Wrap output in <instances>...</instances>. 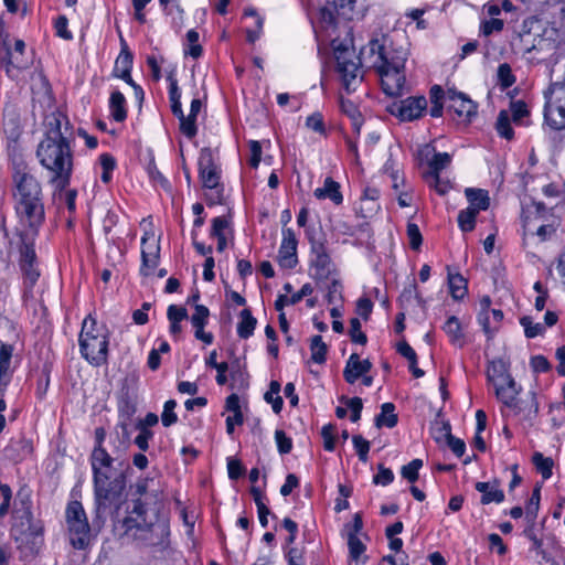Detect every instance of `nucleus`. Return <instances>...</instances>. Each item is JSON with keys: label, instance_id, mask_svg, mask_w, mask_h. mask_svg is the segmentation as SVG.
I'll use <instances>...</instances> for the list:
<instances>
[{"label": "nucleus", "instance_id": "obj_62", "mask_svg": "<svg viewBox=\"0 0 565 565\" xmlns=\"http://www.w3.org/2000/svg\"><path fill=\"white\" fill-rule=\"evenodd\" d=\"M275 440L277 444V448L279 454L287 455L292 449V440L290 437L286 435V433L281 429H277L275 431Z\"/></svg>", "mask_w": 565, "mask_h": 565}, {"label": "nucleus", "instance_id": "obj_23", "mask_svg": "<svg viewBox=\"0 0 565 565\" xmlns=\"http://www.w3.org/2000/svg\"><path fill=\"white\" fill-rule=\"evenodd\" d=\"M476 490L481 493L480 503L483 505L501 503L504 501V492L499 488V481L483 482L479 481L475 486Z\"/></svg>", "mask_w": 565, "mask_h": 565}, {"label": "nucleus", "instance_id": "obj_39", "mask_svg": "<svg viewBox=\"0 0 565 565\" xmlns=\"http://www.w3.org/2000/svg\"><path fill=\"white\" fill-rule=\"evenodd\" d=\"M311 360L315 363L322 364L327 360L328 347L321 335H313L310 340Z\"/></svg>", "mask_w": 565, "mask_h": 565}, {"label": "nucleus", "instance_id": "obj_37", "mask_svg": "<svg viewBox=\"0 0 565 565\" xmlns=\"http://www.w3.org/2000/svg\"><path fill=\"white\" fill-rule=\"evenodd\" d=\"M447 98V92L439 85H434L429 90V98L431 107L429 114L431 117L438 118L443 115L444 104L443 100Z\"/></svg>", "mask_w": 565, "mask_h": 565}, {"label": "nucleus", "instance_id": "obj_43", "mask_svg": "<svg viewBox=\"0 0 565 565\" xmlns=\"http://www.w3.org/2000/svg\"><path fill=\"white\" fill-rule=\"evenodd\" d=\"M131 68H132V54L129 51L128 45L125 42V40L121 38V52L116 60L114 74H116L118 72L120 73L121 71H126V70L131 71Z\"/></svg>", "mask_w": 565, "mask_h": 565}, {"label": "nucleus", "instance_id": "obj_21", "mask_svg": "<svg viewBox=\"0 0 565 565\" xmlns=\"http://www.w3.org/2000/svg\"><path fill=\"white\" fill-rule=\"evenodd\" d=\"M372 363L366 360H360L359 354L352 353L347 361L343 370V377L349 384H354L361 376L369 373Z\"/></svg>", "mask_w": 565, "mask_h": 565}, {"label": "nucleus", "instance_id": "obj_8", "mask_svg": "<svg viewBox=\"0 0 565 565\" xmlns=\"http://www.w3.org/2000/svg\"><path fill=\"white\" fill-rule=\"evenodd\" d=\"M332 49L337 64V73L348 94L354 92L362 82L361 58L356 54L352 39L332 41Z\"/></svg>", "mask_w": 565, "mask_h": 565}, {"label": "nucleus", "instance_id": "obj_28", "mask_svg": "<svg viewBox=\"0 0 565 565\" xmlns=\"http://www.w3.org/2000/svg\"><path fill=\"white\" fill-rule=\"evenodd\" d=\"M0 67H2L8 77H12L13 70H25L29 62L19 56H14L12 47L0 49Z\"/></svg>", "mask_w": 565, "mask_h": 565}, {"label": "nucleus", "instance_id": "obj_6", "mask_svg": "<svg viewBox=\"0 0 565 565\" xmlns=\"http://www.w3.org/2000/svg\"><path fill=\"white\" fill-rule=\"evenodd\" d=\"M19 507L14 510V523L11 527V536L17 547L25 555L39 553L43 543V524L34 520L32 500L29 493L19 492Z\"/></svg>", "mask_w": 565, "mask_h": 565}, {"label": "nucleus", "instance_id": "obj_14", "mask_svg": "<svg viewBox=\"0 0 565 565\" xmlns=\"http://www.w3.org/2000/svg\"><path fill=\"white\" fill-rule=\"evenodd\" d=\"M387 110L402 121H413L420 118L427 110V99L425 96H411L393 102Z\"/></svg>", "mask_w": 565, "mask_h": 565}, {"label": "nucleus", "instance_id": "obj_7", "mask_svg": "<svg viewBox=\"0 0 565 565\" xmlns=\"http://www.w3.org/2000/svg\"><path fill=\"white\" fill-rule=\"evenodd\" d=\"M109 337L110 331L108 328L103 323H98L92 315H88L83 320L78 337L82 358L95 367L107 365Z\"/></svg>", "mask_w": 565, "mask_h": 565}, {"label": "nucleus", "instance_id": "obj_33", "mask_svg": "<svg viewBox=\"0 0 565 565\" xmlns=\"http://www.w3.org/2000/svg\"><path fill=\"white\" fill-rule=\"evenodd\" d=\"M443 329L454 345L459 348L465 345V337L462 333L461 323L456 316H450L445 322Z\"/></svg>", "mask_w": 565, "mask_h": 565}, {"label": "nucleus", "instance_id": "obj_56", "mask_svg": "<svg viewBox=\"0 0 565 565\" xmlns=\"http://www.w3.org/2000/svg\"><path fill=\"white\" fill-rule=\"evenodd\" d=\"M306 127L322 136L327 134L323 116L319 111H316L307 117Z\"/></svg>", "mask_w": 565, "mask_h": 565}, {"label": "nucleus", "instance_id": "obj_29", "mask_svg": "<svg viewBox=\"0 0 565 565\" xmlns=\"http://www.w3.org/2000/svg\"><path fill=\"white\" fill-rule=\"evenodd\" d=\"M109 113L110 117L117 121L122 122L127 118V102L124 94L119 90H114L109 97Z\"/></svg>", "mask_w": 565, "mask_h": 565}, {"label": "nucleus", "instance_id": "obj_1", "mask_svg": "<svg viewBox=\"0 0 565 565\" xmlns=\"http://www.w3.org/2000/svg\"><path fill=\"white\" fill-rule=\"evenodd\" d=\"M122 436L116 434L111 439L113 450L110 455L104 447L106 430L104 427H97L94 431L95 446L90 454L89 461L93 475V494L95 499V520L94 524L100 527L108 516L113 519L118 516L119 510L125 502L124 493L127 487V476L125 469H116L115 462L119 467L124 466L120 460L129 447L128 424L120 422Z\"/></svg>", "mask_w": 565, "mask_h": 565}, {"label": "nucleus", "instance_id": "obj_48", "mask_svg": "<svg viewBox=\"0 0 565 565\" xmlns=\"http://www.w3.org/2000/svg\"><path fill=\"white\" fill-rule=\"evenodd\" d=\"M348 547L350 559L358 564L366 551L365 544L359 539V536L350 535L348 537Z\"/></svg>", "mask_w": 565, "mask_h": 565}, {"label": "nucleus", "instance_id": "obj_41", "mask_svg": "<svg viewBox=\"0 0 565 565\" xmlns=\"http://www.w3.org/2000/svg\"><path fill=\"white\" fill-rule=\"evenodd\" d=\"M541 501V486L536 484L525 508V518L530 523H535Z\"/></svg>", "mask_w": 565, "mask_h": 565}, {"label": "nucleus", "instance_id": "obj_45", "mask_svg": "<svg viewBox=\"0 0 565 565\" xmlns=\"http://www.w3.org/2000/svg\"><path fill=\"white\" fill-rule=\"evenodd\" d=\"M520 324L524 328V334L529 339L542 335L545 332V326L540 322H534L529 316L522 317Z\"/></svg>", "mask_w": 565, "mask_h": 565}, {"label": "nucleus", "instance_id": "obj_4", "mask_svg": "<svg viewBox=\"0 0 565 565\" xmlns=\"http://www.w3.org/2000/svg\"><path fill=\"white\" fill-rule=\"evenodd\" d=\"M124 536L141 542L146 546H160L166 548L170 535L166 522H153L147 519L146 503L140 499L132 501V509L120 521Z\"/></svg>", "mask_w": 565, "mask_h": 565}, {"label": "nucleus", "instance_id": "obj_64", "mask_svg": "<svg viewBox=\"0 0 565 565\" xmlns=\"http://www.w3.org/2000/svg\"><path fill=\"white\" fill-rule=\"evenodd\" d=\"M512 120L515 124H523V119L529 115V109L523 100H516L511 103Z\"/></svg>", "mask_w": 565, "mask_h": 565}, {"label": "nucleus", "instance_id": "obj_51", "mask_svg": "<svg viewBox=\"0 0 565 565\" xmlns=\"http://www.w3.org/2000/svg\"><path fill=\"white\" fill-rule=\"evenodd\" d=\"M180 121V131L189 139H192L198 134L196 127V117H191L189 114L185 116L184 114L178 117Z\"/></svg>", "mask_w": 565, "mask_h": 565}, {"label": "nucleus", "instance_id": "obj_32", "mask_svg": "<svg viewBox=\"0 0 565 565\" xmlns=\"http://www.w3.org/2000/svg\"><path fill=\"white\" fill-rule=\"evenodd\" d=\"M225 409L232 412L233 416L226 418V431L227 434L233 433L232 420H235L237 425H242L244 422L243 413L241 411L239 397L237 394H231L226 397Z\"/></svg>", "mask_w": 565, "mask_h": 565}, {"label": "nucleus", "instance_id": "obj_44", "mask_svg": "<svg viewBox=\"0 0 565 565\" xmlns=\"http://www.w3.org/2000/svg\"><path fill=\"white\" fill-rule=\"evenodd\" d=\"M451 162V156L448 152H436L428 161L429 170L426 173H439Z\"/></svg>", "mask_w": 565, "mask_h": 565}, {"label": "nucleus", "instance_id": "obj_58", "mask_svg": "<svg viewBox=\"0 0 565 565\" xmlns=\"http://www.w3.org/2000/svg\"><path fill=\"white\" fill-rule=\"evenodd\" d=\"M434 439L440 443L443 439H447L451 434V426L448 420H436L431 427Z\"/></svg>", "mask_w": 565, "mask_h": 565}, {"label": "nucleus", "instance_id": "obj_13", "mask_svg": "<svg viewBox=\"0 0 565 565\" xmlns=\"http://www.w3.org/2000/svg\"><path fill=\"white\" fill-rule=\"evenodd\" d=\"M307 234L311 245L310 267L313 270L312 277L319 281L327 280L335 270V266L327 252L324 243L315 239L309 234V230H307Z\"/></svg>", "mask_w": 565, "mask_h": 565}, {"label": "nucleus", "instance_id": "obj_46", "mask_svg": "<svg viewBox=\"0 0 565 565\" xmlns=\"http://www.w3.org/2000/svg\"><path fill=\"white\" fill-rule=\"evenodd\" d=\"M479 213L476 209H465L458 214V225L462 232H471L476 225V217Z\"/></svg>", "mask_w": 565, "mask_h": 565}, {"label": "nucleus", "instance_id": "obj_61", "mask_svg": "<svg viewBox=\"0 0 565 565\" xmlns=\"http://www.w3.org/2000/svg\"><path fill=\"white\" fill-rule=\"evenodd\" d=\"M354 449L359 456L360 461L366 462L370 451V443L361 435H354L352 438Z\"/></svg>", "mask_w": 565, "mask_h": 565}, {"label": "nucleus", "instance_id": "obj_63", "mask_svg": "<svg viewBox=\"0 0 565 565\" xmlns=\"http://www.w3.org/2000/svg\"><path fill=\"white\" fill-rule=\"evenodd\" d=\"M50 386V371L45 367L41 371L38 381L35 395L39 399H43Z\"/></svg>", "mask_w": 565, "mask_h": 565}, {"label": "nucleus", "instance_id": "obj_49", "mask_svg": "<svg viewBox=\"0 0 565 565\" xmlns=\"http://www.w3.org/2000/svg\"><path fill=\"white\" fill-rule=\"evenodd\" d=\"M185 36L189 43V49L184 50V53L195 60L199 58L203 53V49L199 44V33L194 29H191L186 32Z\"/></svg>", "mask_w": 565, "mask_h": 565}, {"label": "nucleus", "instance_id": "obj_26", "mask_svg": "<svg viewBox=\"0 0 565 565\" xmlns=\"http://www.w3.org/2000/svg\"><path fill=\"white\" fill-rule=\"evenodd\" d=\"M13 345L0 341V385L8 386L11 382V361Z\"/></svg>", "mask_w": 565, "mask_h": 565}, {"label": "nucleus", "instance_id": "obj_38", "mask_svg": "<svg viewBox=\"0 0 565 565\" xmlns=\"http://www.w3.org/2000/svg\"><path fill=\"white\" fill-rule=\"evenodd\" d=\"M449 291L455 300H461L467 295V280L460 274H448Z\"/></svg>", "mask_w": 565, "mask_h": 565}, {"label": "nucleus", "instance_id": "obj_11", "mask_svg": "<svg viewBox=\"0 0 565 565\" xmlns=\"http://www.w3.org/2000/svg\"><path fill=\"white\" fill-rule=\"evenodd\" d=\"M19 267L23 276L24 287L31 291L40 278L38 257L35 253V241L38 235L19 233Z\"/></svg>", "mask_w": 565, "mask_h": 565}, {"label": "nucleus", "instance_id": "obj_55", "mask_svg": "<svg viewBox=\"0 0 565 565\" xmlns=\"http://www.w3.org/2000/svg\"><path fill=\"white\" fill-rule=\"evenodd\" d=\"M349 335L351 338V341L354 343L364 345L367 342V337L361 330V322L358 318L350 319Z\"/></svg>", "mask_w": 565, "mask_h": 565}, {"label": "nucleus", "instance_id": "obj_35", "mask_svg": "<svg viewBox=\"0 0 565 565\" xmlns=\"http://www.w3.org/2000/svg\"><path fill=\"white\" fill-rule=\"evenodd\" d=\"M257 320L253 317L249 309H243L239 313V322L237 323V335L241 339H248L254 334Z\"/></svg>", "mask_w": 565, "mask_h": 565}, {"label": "nucleus", "instance_id": "obj_40", "mask_svg": "<svg viewBox=\"0 0 565 565\" xmlns=\"http://www.w3.org/2000/svg\"><path fill=\"white\" fill-rule=\"evenodd\" d=\"M532 462L535 466L536 470L542 475L544 480H547L553 475V459L550 457H544L541 452H534L532 457Z\"/></svg>", "mask_w": 565, "mask_h": 565}, {"label": "nucleus", "instance_id": "obj_16", "mask_svg": "<svg viewBox=\"0 0 565 565\" xmlns=\"http://www.w3.org/2000/svg\"><path fill=\"white\" fill-rule=\"evenodd\" d=\"M34 450L32 438L23 433L12 437L3 449L4 457L13 463H20L29 458Z\"/></svg>", "mask_w": 565, "mask_h": 565}, {"label": "nucleus", "instance_id": "obj_3", "mask_svg": "<svg viewBox=\"0 0 565 565\" xmlns=\"http://www.w3.org/2000/svg\"><path fill=\"white\" fill-rule=\"evenodd\" d=\"M11 196L15 216L22 230L19 233L39 235L45 222L43 191L40 181L29 171L21 158L12 160Z\"/></svg>", "mask_w": 565, "mask_h": 565}, {"label": "nucleus", "instance_id": "obj_47", "mask_svg": "<svg viewBox=\"0 0 565 565\" xmlns=\"http://www.w3.org/2000/svg\"><path fill=\"white\" fill-rule=\"evenodd\" d=\"M424 179L439 195H445L450 189L449 181L443 180L439 173H425Z\"/></svg>", "mask_w": 565, "mask_h": 565}, {"label": "nucleus", "instance_id": "obj_52", "mask_svg": "<svg viewBox=\"0 0 565 565\" xmlns=\"http://www.w3.org/2000/svg\"><path fill=\"white\" fill-rule=\"evenodd\" d=\"M498 83L503 89L511 87L515 83V76L513 75L511 66L508 63L499 65Z\"/></svg>", "mask_w": 565, "mask_h": 565}, {"label": "nucleus", "instance_id": "obj_42", "mask_svg": "<svg viewBox=\"0 0 565 565\" xmlns=\"http://www.w3.org/2000/svg\"><path fill=\"white\" fill-rule=\"evenodd\" d=\"M497 131L500 137L511 140L514 137V131L511 126V118L507 110H501L497 118Z\"/></svg>", "mask_w": 565, "mask_h": 565}, {"label": "nucleus", "instance_id": "obj_2", "mask_svg": "<svg viewBox=\"0 0 565 565\" xmlns=\"http://www.w3.org/2000/svg\"><path fill=\"white\" fill-rule=\"evenodd\" d=\"M367 47L371 67L380 76L383 92L388 96L402 95L408 56L405 35L397 31L376 32Z\"/></svg>", "mask_w": 565, "mask_h": 565}, {"label": "nucleus", "instance_id": "obj_36", "mask_svg": "<svg viewBox=\"0 0 565 565\" xmlns=\"http://www.w3.org/2000/svg\"><path fill=\"white\" fill-rule=\"evenodd\" d=\"M167 79L169 81V100L171 111L178 118L184 114L181 104V90L173 74H170Z\"/></svg>", "mask_w": 565, "mask_h": 565}, {"label": "nucleus", "instance_id": "obj_30", "mask_svg": "<svg viewBox=\"0 0 565 565\" xmlns=\"http://www.w3.org/2000/svg\"><path fill=\"white\" fill-rule=\"evenodd\" d=\"M511 377L507 364L500 359L492 361L487 369L488 382L493 386L503 382L507 383Z\"/></svg>", "mask_w": 565, "mask_h": 565}, {"label": "nucleus", "instance_id": "obj_20", "mask_svg": "<svg viewBox=\"0 0 565 565\" xmlns=\"http://www.w3.org/2000/svg\"><path fill=\"white\" fill-rule=\"evenodd\" d=\"M356 0H327V7L322 9L321 15L324 21L334 23L335 19L333 13L343 20L354 19V8Z\"/></svg>", "mask_w": 565, "mask_h": 565}, {"label": "nucleus", "instance_id": "obj_17", "mask_svg": "<svg viewBox=\"0 0 565 565\" xmlns=\"http://www.w3.org/2000/svg\"><path fill=\"white\" fill-rule=\"evenodd\" d=\"M298 241L291 228L282 230V239L278 250V264L281 268L294 269L298 264Z\"/></svg>", "mask_w": 565, "mask_h": 565}, {"label": "nucleus", "instance_id": "obj_10", "mask_svg": "<svg viewBox=\"0 0 565 565\" xmlns=\"http://www.w3.org/2000/svg\"><path fill=\"white\" fill-rule=\"evenodd\" d=\"M199 177L204 189L210 190L206 194L209 205L222 204L224 199V185L221 183V169L215 162L211 148H202L199 156Z\"/></svg>", "mask_w": 565, "mask_h": 565}, {"label": "nucleus", "instance_id": "obj_25", "mask_svg": "<svg viewBox=\"0 0 565 565\" xmlns=\"http://www.w3.org/2000/svg\"><path fill=\"white\" fill-rule=\"evenodd\" d=\"M313 195L318 200H331L335 205L343 202V195L340 191V183L334 181L331 177H327L322 188H317Z\"/></svg>", "mask_w": 565, "mask_h": 565}, {"label": "nucleus", "instance_id": "obj_15", "mask_svg": "<svg viewBox=\"0 0 565 565\" xmlns=\"http://www.w3.org/2000/svg\"><path fill=\"white\" fill-rule=\"evenodd\" d=\"M153 237V234H151ZM141 266L140 274L149 276L157 268L160 260V244L154 238L150 242V233L146 232L141 237Z\"/></svg>", "mask_w": 565, "mask_h": 565}, {"label": "nucleus", "instance_id": "obj_34", "mask_svg": "<svg viewBox=\"0 0 565 565\" xmlns=\"http://www.w3.org/2000/svg\"><path fill=\"white\" fill-rule=\"evenodd\" d=\"M398 423V416L395 413V405L391 402L384 403L381 406V413L375 417V426L381 428H394Z\"/></svg>", "mask_w": 565, "mask_h": 565}, {"label": "nucleus", "instance_id": "obj_12", "mask_svg": "<svg viewBox=\"0 0 565 565\" xmlns=\"http://www.w3.org/2000/svg\"><path fill=\"white\" fill-rule=\"evenodd\" d=\"M544 97L545 122L555 130L565 128V85L552 84Z\"/></svg>", "mask_w": 565, "mask_h": 565}, {"label": "nucleus", "instance_id": "obj_27", "mask_svg": "<svg viewBox=\"0 0 565 565\" xmlns=\"http://www.w3.org/2000/svg\"><path fill=\"white\" fill-rule=\"evenodd\" d=\"M510 411L514 415H522L523 418L527 420L535 418L539 413V403L535 393L531 392L525 399L519 398L515 402V406H512Z\"/></svg>", "mask_w": 565, "mask_h": 565}, {"label": "nucleus", "instance_id": "obj_5", "mask_svg": "<svg viewBox=\"0 0 565 565\" xmlns=\"http://www.w3.org/2000/svg\"><path fill=\"white\" fill-rule=\"evenodd\" d=\"M40 164L52 173L50 183L64 191L73 174V150L70 140L42 139L36 148Z\"/></svg>", "mask_w": 565, "mask_h": 565}, {"label": "nucleus", "instance_id": "obj_24", "mask_svg": "<svg viewBox=\"0 0 565 565\" xmlns=\"http://www.w3.org/2000/svg\"><path fill=\"white\" fill-rule=\"evenodd\" d=\"M380 199V190L374 186H365L361 196L360 214L362 217H370L380 210L377 200Z\"/></svg>", "mask_w": 565, "mask_h": 565}, {"label": "nucleus", "instance_id": "obj_59", "mask_svg": "<svg viewBox=\"0 0 565 565\" xmlns=\"http://www.w3.org/2000/svg\"><path fill=\"white\" fill-rule=\"evenodd\" d=\"M409 246L414 250H418L423 244V236L417 224L408 222L406 227Z\"/></svg>", "mask_w": 565, "mask_h": 565}, {"label": "nucleus", "instance_id": "obj_9", "mask_svg": "<svg viewBox=\"0 0 565 565\" xmlns=\"http://www.w3.org/2000/svg\"><path fill=\"white\" fill-rule=\"evenodd\" d=\"M96 513L94 512L93 520H95ZM65 521L67 525L70 543L75 550H86L92 544L96 534L105 524L100 527L95 526L94 521L89 524L87 514L81 501L72 500L67 503L65 509ZM106 523V521L104 522Z\"/></svg>", "mask_w": 565, "mask_h": 565}, {"label": "nucleus", "instance_id": "obj_31", "mask_svg": "<svg viewBox=\"0 0 565 565\" xmlns=\"http://www.w3.org/2000/svg\"><path fill=\"white\" fill-rule=\"evenodd\" d=\"M465 194L469 202L468 209H476L477 213L488 210L490 205L488 191L482 189L467 188Z\"/></svg>", "mask_w": 565, "mask_h": 565}, {"label": "nucleus", "instance_id": "obj_19", "mask_svg": "<svg viewBox=\"0 0 565 565\" xmlns=\"http://www.w3.org/2000/svg\"><path fill=\"white\" fill-rule=\"evenodd\" d=\"M447 99L449 102L448 109L452 110L458 117L470 120L477 115V104L463 93L449 88Z\"/></svg>", "mask_w": 565, "mask_h": 565}, {"label": "nucleus", "instance_id": "obj_54", "mask_svg": "<svg viewBox=\"0 0 565 565\" xmlns=\"http://www.w3.org/2000/svg\"><path fill=\"white\" fill-rule=\"evenodd\" d=\"M423 467L422 459H413L409 463L402 467L401 475L409 482H415L418 479L419 469Z\"/></svg>", "mask_w": 565, "mask_h": 565}, {"label": "nucleus", "instance_id": "obj_60", "mask_svg": "<svg viewBox=\"0 0 565 565\" xmlns=\"http://www.w3.org/2000/svg\"><path fill=\"white\" fill-rule=\"evenodd\" d=\"M194 313L191 316V323L193 327H205L209 321L210 310L203 305H195Z\"/></svg>", "mask_w": 565, "mask_h": 565}, {"label": "nucleus", "instance_id": "obj_57", "mask_svg": "<svg viewBox=\"0 0 565 565\" xmlns=\"http://www.w3.org/2000/svg\"><path fill=\"white\" fill-rule=\"evenodd\" d=\"M504 22L498 18H491L483 20L480 24V34L483 36H490L494 32H501L503 30Z\"/></svg>", "mask_w": 565, "mask_h": 565}, {"label": "nucleus", "instance_id": "obj_53", "mask_svg": "<svg viewBox=\"0 0 565 565\" xmlns=\"http://www.w3.org/2000/svg\"><path fill=\"white\" fill-rule=\"evenodd\" d=\"M177 407V401L168 399L163 405V412L161 414V423L164 427H170L178 422V416L174 412Z\"/></svg>", "mask_w": 565, "mask_h": 565}, {"label": "nucleus", "instance_id": "obj_50", "mask_svg": "<svg viewBox=\"0 0 565 565\" xmlns=\"http://www.w3.org/2000/svg\"><path fill=\"white\" fill-rule=\"evenodd\" d=\"M340 402L344 403L347 405V407L351 411V415H350L351 422H353V423L359 422L361 418L362 409H363L362 398L356 397V396L351 397V398H349L347 396H341Z\"/></svg>", "mask_w": 565, "mask_h": 565}, {"label": "nucleus", "instance_id": "obj_18", "mask_svg": "<svg viewBox=\"0 0 565 565\" xmlns=\"http://www.w3.org/2000/svg\"><path fill=\"white\" fill-rule=\"evenodd\" d=\"M45 134L43 139L50 140H70L71 125L67 116L62 111H53L45 117Z\"/></svg>", "mask_w": 565, "mask_h": 565}, {"label": "nucleus", "instance_id": "obj_22", "mask_svg": "<svg viewBox=\"0 0 565 565\" xmlns=\"http://www.w3.org/2000/svg\"><path fill=\"white\" fill-rule=\"evenodd\" d=\"M494 387L497 398L509 409L515 406L519 399L521 388L516 385L513 377L509 379L507 383L498 384Z\"/></svg>", "mask_w": 565, "mask_h": 565}]
</instances>
